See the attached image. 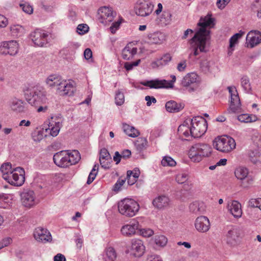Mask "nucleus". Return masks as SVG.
Wrapping results in <instances>:
<instances>
[{"label": "nucleus", "instance_id": "nucleus-64", "mask_svg": "<svg viewBox=\"0 0 261 261\" xmlns=\"http://www.w3.org/2000/svg\"><path fill=\"white\" fill-rule=\"evenodd\" d=\"M202 70L206 72L210 71V62L206 60L202 61L200 64Z\"/></svg>", "mask_w": 261, "mask_h": 261}, {"label": "nucleus", "instance_id": "nucleus-52", "mask_svg": "<svg viewBox=\"0 0 261 261\" xmlns=\"http://www.w3.org/2000/svg\"><path fill=\"white\" fill-rule=\"evenodd\" d=\"M74 89L72 84L70 82H69L66 88H64L65 91L63 92V95H72Z\"/></svg>", "mask_w": 261, "mask_h": 261}, {"label": "nucleus", "instance_id": "nucleus-48", "mask_svg": "<svg viewBox=\"0 0 261 261\" xmlns=\"http://www.w3.org/2000/svg\"><path fill=\"white\" fill-rule=\"evenodd\" d=\"M188 179V175L185 173H179L176 177V181L180 184H184Z\"/></svg>", "mask_w": 261, "mask_h": 261}, {"label": "nucleus", "instance_id": "nucleus-32", "mask_svg": "<svg viewBox=\"0 0 261 261\" xmlns=\"http://www.w3.org/2000/svg\"><path fill=\"white\" fill-rule=\"evenodd\" d=\"M123 130L126 135L132 138L137 137L140 134L139 132L137 129L126 123L123 124Z\"/></svg>", "mask_w": 261, "mask_h": 261}, {"label": "nucleus", "instance_id": "nucleus-11", "mask_svg": "<svg viewBox=\"0 0 261 261\" xmlns=\"http://www.w3.org/2000/svg\"><path fill=\"white\" fill-rule=\"evenodd\" d=\"M153 5L144 1H139L136 6V13L141 16H146L152 12Z\"/></svg>", "mask_w": 261, "mask_h": 261}, {"label": "nucleus", "instance_id": "nucleus-59", "mask_svg": "<svg viewBox=\"0 0 261 261\" xmlns=\"http://www.w3.org/2000/svg\"><path fill=\"white\" fill-rule=\"evenodd\" d=\"M230 0H217V6L220 9H223L229 3Z\"/></svg>", "mask_w": 261, "mask_h": 261}, {"label": "nucleus", "instance_id": "nucleus-38", "mask_svg": "<svg viewBox=\"0 0 261 261\" xmlns=\"http://www.w3.org/2000/svg\"><path fill=\"white\" fill-rule=\"evenodd\" d=\"M154 241L157 246L163 247L166 245L168 240L167 238L163 235H158L154 237Z\"/></svg>", "mask_w": 261, "mask_h": 261}, {"label": "nucleus", "instance_id": "nucleus-58", "mask_svg": "<svg viewBox=\"0 0 261 261\" xmlns=\"http://www.w3.org/2000/svg\"><path fill=\"white\" fill-rule=\"evenodd\" d=\"M125 179H121V178H119L117 182L114 185V188H113V190L114 191H118L121 187L123 185V184L125 183Z\"/></svg>", "mask_w": 261, "mask_h": 261}, {"label": "nucleus", "instance_id": "nucleus-27", "mask_svg": "<svg viewBox=\"0 0 261 261\" xmlns=\"http://www.w3.org/2000/svg\"><path fill=\"white\" fill-rule=\"evenodd\" d=\"M229 211L235 218L241 217L242 212L241 204L237 201H233L230 205L228 206Z\"/></svg>", "mask_w": 261, "mask_h": 261}, {"label": "nucleus", "instance_id": "nucleus-8", "mask_svg": "<svg viewBox=\"0 0 261 261\" xmlns=\"http://www.w3.org/2000/svg\"><path fill=\"white\" fill-rule=\"evenodd\" d=\"M229 93L230 95V103L228 109L227 110L229 113H238L241 109L240 99L236 87H233V89L231 87H228Z\"/></svg>", "mask_w": 261, "mask_h": 261}, {"label": "nucleus", "instance_id": "nucleus-43", "mask_svg": "<svg viewBox=\"0 0 261 261\" xmlns=\"http://www.w3.org/2000/svg\"><path fill=\"white\" fill-rule=\"evenodd\" d=\"M241 85L244 89L249 93L251 90L249 79L247 76H244L241 79Z\"/></svg>", "mask_w": 261, "mask_h": 261}, {"label": "nucleus", "instance_id": "nucleus-63", "mask_svg": "<svg viewBox=\"0 0 261 261\" xmlns=\"http://www.w3.org/2000/svg\"><path fill=\"white\" fill-rule=\"evenodd\" d=\"M8 23L7 18L4 15L0 14V28H5Z\"/></svg>", "mask_w": 261, "mask_h": 261}, {"label": "nucleus", "instance_id": "nucleus-44", "mask_svg": "<svg viewBox=\"0 0 261 261\" xmlns=\"http://www.w3.org/2000/svg\"><path fill=\"white\" fill-rule=\"evenodd\" d=\"M66 81H64L61 79L60 82L57 86V90L60 95H63V92L65 91L64 88H66L68 83Z\"/></svg>", "mask_w": 261, "mask_h": 261}, {"label": "nucleus", "instance_id": "nucleus-25", "mask_svg": "<svg viewBox=\"0 0 261 261\" xmlns=\"http://www.w3.org/2000/svg\"><path fill=\"white\" fill-rule=\"evenodd\" d=\"M172 59V57L169 54H165L161 58L153 61L151 66L152 68H156L167 65Z\"/></svg>", "mask_w": 261, "mask_h": 261}, {"label": "nucleus", "instance_id": "nucleus-51", "mask_svg": "<svg viewBox=\"0 0 261 261\" xmlns=\"http://www.w3.org/2000/svg\"><path fill=\"white\" fill-rule=\"evenodd\" d=\"M19 6L22 8V10L27 14H31L33 12L32 6L27 3L20 4Z\"/></svg>", "mask_w": 261, "mask_h": 261}, {"label": "nucleus", "instance_id": "nucleus-62", "mask_svg": "<svg viewBox=\"0 0 261 261\" xmlns=\"http://www.w3.org/2000/svg\"><path fill=\"white\" fill-rule=\"evenodd\" d=\"M112 162V158H111V160H102L101 161H99L100 165L102 168L105 169H109L110 167V164Z\"/></svg>", "mask_w": 261, "mask_h": 261}, {"label": "nucleus", "instance_id": "nucleus-33", "mask_svg": "<svg viewBox=\"0 0 261 261\" xmlns=\"http://www.w3.org/2000/svg\"><path fill=\"white\" fill-rule=\"evenodd\" d=\"M68 166L74 165L78 163L81 159L80 152L76 150H73L71 152L68 151Z\"/></svg>", "mask_w": 261, "mask_h": 261}, {"label": "nucleus", "instance_id": "nucleus-5", "mask_svg": "<svg viewBox=\"0 0 261 261\" xmlns=\"http://www.w3.org/2000/svg\"><path fill=\"white\" fill-rule=\"evenodd\" d=\"M191 125V135L193 138H199L206 132L207 124L206 120L202 117H194L190 119Z\"/></svg>", "mask_w": 261, "mask_h": 261}, {"label": "nucleus", "instance_id": "nucleus-26", "mask_svg": "<svg viewBox=\"0 0 261 261\" xmlns=\"http://www.w3.org/2000/svg\"><path fill=\"white\" fill-rule=\"evenodd\" d=\"M190 129L191 125L189 118L187 119L183 124L178 126L177 132L179 135H184L185 137H189L191 136Z\"/></svg>", "mask_w": 261, "mask_h": 261}, {"label": "nucleus", "instance_id": "nucleus-53", "mask_svg": "<svg viewBox=\"0 0 261 261\" xmlns=\"http://www.w3.org/2000/svg\"><path fill=\"white\" fill-rule=\"evenodd\" d=\"M89 27L86 24H79L77 27V32L80 34H84L88 31Z\"/></svg>", "mask_w": 261, "mask_h": 261}, {"label": "nucleus", "instance_id": "nucleus-50", "mask_svg": "<svg viewBox=\"0 0 261 261\" xmlns=\"http://www.w3.org/2000/svg\"><path fill=\"white\" fill-rule=\"evenodd\" d=\"M140 59L133 62H125L124 65V67L127 71L132 70L134 67L138 66L140 63Z\"/></svg>", "mask_w": 261, "mask_h": 261}, {"label": "nucleus", "instance_id": "nucleus-6", "mask_svg": "<svg viewBox=\"0 0 261 261\" xmlns=\"http://www.w3.org/2000/svg\"><path fill=\"white\" fill-rule=\"evenodd\" d=\"M214 148L222 152H229L236 148L235 140L231 137L225 136L217 137L213 142Z\"/></svg>", "mask_w": 261, "mask_h": 261}, {"label": "nucleus", "instance_id": "nucleus-23", "mask_svg": "<svg viewBox=\"0 0 261 261\" xmlns=\"http://www.w3.org/2000/svg\"><path fill=\"white\" fill-rule=\"evenodd\" d=\"M169 198L165 195H161L153 199L152 204L158 210H161L168 206L169 204Z\"/></svg>", "mask_w": 261, "mask_h": 261}, {"label": "nucleus", "instance_id": "nucleus-30", "mask_svg": "<svg viewBox=\"0 0 261 261\" xmlns=\"http://www.w3.org/2000/svg\"><path fill=\"white\" fill-rule=\"evenodd\" d=\"M148 38V42L151 44H161L165 40L164 34L159 32L149 34Z\"/></svg>", "mask_w": 261, "mask_h": 261}, {"label": "nucleus", "instance_id": "nucleus-28", "mask_svg": "<svg viewBox=\"0 0 261 261\" xmlns=\"http://www.w3.org/2000/svg\"><path fill=\"white\" fill-rule=\"evenodd\" d=\"M48 128H45V132L49 131L50 135L53 137H56L59 134L62 124L60 122H50L48 124Z\"/></svg>", "mask_w": 261, "mask_h": 261}, {"label": "nucleus", "instance_id": "nucleus-15", "mask_svg": "<svg viewBox=\"0 0 261 261\" xmlns=\"http://www.w3.org/2000/svg\"><path fill=\"white\" fill-rule=\"evenodd\" d=\"M261 42V33L258 31H250L246 37L247 47L253 48Z\"/></svg>", "mask_w": 261, "mask_h": 261}, {"label": "nucleus", "instance_id": "nucleus-61", "mask_svg": "<svg viewBox=\"0 0 261 261\" xmlns=\"http://www.w3.org/2000/svg\"><path fill=\"white\" fill-rule=\"evenodd\" d=\"M12 240L10 238H6L3 239V240L0 242V249L3 248L4 247L8 246Z\"/></svg>", "mask_w": 261, "mask_h": 261}, {"label": "nucleus", "instance_id": "nucleus-47", "mask_svg": "<svg viewBox=\"0 0 261 261\" xmlns=\"http://www.w3.org/2000/svg\"><path fill=\"white\" fill-rule=\"evenodd\" d=\"M1 170L3 174H10L11 172L13 171L12 169L11 164L9 163L3 164L1 167Z\"/></svg>", "mask_w": 261, "mask_h": 261}, {"label": "nucleus", "instance_id": "nucleus-46", "mask_svg": "<svg viewBox=\"0 0 261 261\" xmlns=\"http://www.w3.org/2000/svg\"><path fill=\"white\" fill-rule=\"evenodd\" d=\"M172 15L169 12H164L161 21L165 24H169L171 20Z\"/></svg>", "mask_w": 261, "mask_h": 261}, {"label": "nucleus", "instance_id": "nucleus-7", "mask_svg": "<svg viewBox=\"0 0 261 261\" xmlns=\"http://www.w3.org/2000/svg\"><path fill=\"white\" fill-rule=\"evenodd\" d=\"M3 177L12 185L21 186L25 180L24 170L21 167H17L10 174H4Z\"/></svg>", "mask_w": 261, "mask_h": 261}, {"label": "nucleus", "instance_id": "nucleus-39", "mask_svg": "<svg viewBox=\"0 0 261 261\" xmlns=\"http://www.w3.org/2000/svg\"><path fill=\"white\" fill-rule=\"evenodd\" d=\"M244 34V32L240 31L239 33L233 35L229 39V47H234L235 45L238 43V40Z\"/></svg>", "mask_w": 261, "mask_h": 261}, {"label": "nucleus", "instance_id": "nucleus-60", "mask_svg": "<svg viewBox=\"0 0 261 261\" xmlns=\"http://www.w3.org/2000/svg\"><path fill=\"white\" fill-rule=\"evenodd\" d=\"M261 203V198L258 199H252L249 201V205L251 207H259V205Z\"/></svg>", "mask_w": 261, "mask_h": 261}, {"label": "nucleus", "instance_id": "nucleus-4", "mask_svg": "<svg viewBox=\"0 0 261 261\" xmlns=\"http://www.w3.org/2000/svg\"><path fill=\"white\" fill-rule=\"evenodd\" d=\"M119 212L127 217H133L138 212L140 206L134 199L124 198L118 203Z\"/></svg>", "mask_w": 261, "mask_h": 261}, {"label": "nucleus", "instance_id": "nucleus-41", "mask_svg": "<svg viewBox=\"0 0 261 261\" xmlns=\"http://www.w3.org/2000/svg\"><path fill=\"white\" fill-rule=\"evenodd\" d=\"M115 103L117 106H121L124 102V95L123 93L120 90H118L116 92L115 95Z\"/></svg>", "mask_w": 261, "mask_h": 261}, {"label": "nucleus", "instance_id": "nucleus-24", "mask_svg": "<svg viewBox=\"0 0 261 261\" xmlns=\"http://www.w3.org/2000/svg\"><path fill=\"white\" fill-rule=\"evenodd\" d=\"M165 107L168 112L177 113L184 108L185 105L181 102L177 103L174 100H170L166 102Z\"/></svg>", "mask_w": 261, "mask_h": 261}, {"label": "nucleus", "instance_id": "nucleus-21", "mask_svg": "<svg viewBox=\"0 0 261 261\" xmlns=\"http://www.w3.org/2000/svg\"><path fill=\"white\" fill-rule=\"evenodd\" d=\"M139 229V224L138 221H133L129 224L123 226L121 231L124 236H129L136 233V230Z\"/></svg>", "mask_w": 261, "mask_h": 261}, {"label": "nucleus", "instance_id": "nucleus-36", "mask_svg": "<svg viewBox=\"0 0 261 261\" xmlns=\"http://www.w3.org/2000/svg\"><path fill=\"white\" fill-rule=\"evenodd\" d=\"M61 77L60 76L51 74L49 75L46 79L45 82L46 85L49 87H57Z\"/></svg>", "mask_w": 261, "mask_h": 261}, {"label": "nucleus", "instance_id": "nucleus-54", "mask_svg": "<svg viewBox=\"0 0 261 261\" xmlns=\"http://www.w3.org/2000/svg\"><path fill=\"white\" fill-rule=\"evenodd\" d=\"M22 30V27L19 25H14L10 28V31L13 36H18L19 33Z\"/></svg>", "mask_w": 261, "mask_h": 261}, {"label": "nucleus", "instance_id": "nucleus-18", "mask_svg": "<svg viewBox=\"0 0 261 261\" xmlns=\"http://www.w3.org/2000/svg\"><path fill=\"white\" fill-rule=\"evenodd\" d=\"M144 86L149 87L150 88L159 89V88H170L173 87L172 82L163 80H159L158 79L147 81L142 84Z\"/></svg>", "mask_w": 261, "mask_h": 261}, {"label": "nucleus", "instance_id": "nucleus-37", "mask_svg": "<svg viewBox=\"0 0 261 261\" xmlns=\"http://www.w3.org/2000/svg\"><path fill=\"white\" fill-rule=\"evenodd\" d=\"M147 143V140L145 138H139L135 142V146L138 151H141L146 148Z\"/></svg>", "mask_w": 261, "mask_h": 261}, {"label": "nucleus", "instance_id": "nucleus-12", "mask_svg": "<svg viewBox=\"0 0 261 261\" xmlns=\"http://www.w3.org/2000/svg\"><path fill=\"white\" fill-rule=\"evenodd\" d=\"M30 36L32 41L36 46L42 47L47 43L48 35L39 29L31 33Z\"/></svg>", "mask_w": 261, "mask_h": 261}, {"label": "nucleus", "instance_id": "nucleus-57", "mask_svg": "<svg viewBox=\"0 0 261 261\" xmlns=\"http://www.w3.org/2000/svg\"><path fill=\"white\" fill-rule=\"evenodd\" d=\"M121 20L122 19L112 23V25L110 28V31L112 34L115 33L116 30L119 28L121 23Z\"/></svg>", "mask_w": 261, "mask_h": 261}, {"label": "nucleus", "instance_id": "nucleus-13", "mask_svg": "<svg viewBox=\"0 0 261 261\" xmlns=\"http://www.w3.org/2000/svg\"><path fill=\"white\" fill-rule=\"evenodd\" d=\"M116 15V12H114L112 9L109 7H103L98 10V19L102 20L100 22L102 23L111 22Z\"/></svg>", "mask_w": 261, "mask_h": 261}, {"label": "nucleus", "instance_id": "nucleus-2", "mask_svg": "<svg viewBox=\"0 0 261 261\" xmlns=\"http://www.w3.org/2000/svg\"><path fill=\"white\" fill-rule=\"evenodd\" d=\"M47 92L41 87H34L27 89L24 92L27 101L32 106L38 108V112H45L48 101Z\"/></svg>", "mask_w": 261, "mask_h": 261}, {"label": "nucleus", "instance_id": "nucleus-3", "mask_svg": "<svg viewBox=\"0 0 261 261\" xmlns=\"http://www.w3.org/2000/svg\"><path fill=\"white\" fill-rule=\"evenodd\" d=\"M211 153V147L206 144L197 143L192 146L189 151V156L195 162H199L203 157Z\"/></svg>", "mask_w": 261, "mask_h": 261}, {"label": "nucleus", "instance_id": "nucleus-10", "mask_svg": "<svg viewBox=\"0 0 261 261\" xmlns=\"http://www.w3.org/2000/svg\"><path fill=\"white\" fill-rule=\"evenodd\" d=\"M198 76L194 72H191L187 74L184 77L181 85L184 87H189V91L191 92L194 91L198 86Z\"/></svg>", "mask_w": 261, "mask_h": 261}, {"label": "nucleus", "instance_id": "nucleus-14", "mask_svg": "<svg viewBox=\"0 0 261 261\" xmlns=\"http://www.w3.org/2000/svg\"><path fill=\"white\" fill-rule=\"evenodd\" d=\"M34 236L38 242L43 243L50 242L52 240L50 233L46 229L41 227L35 229Z\"/></svg>", "mask_w": 261, "mask_h": 261}, {"label": "nucleus", "instance_id": "nucleus-20", "mask_svg": "<svg viewBox=\"0 0 261 261\" xmlns=\"http://www.w3.org/2000/svg\"><path fill=\"white\" fill-rule=\"evenodd\" d=\"M145 251L143 242L138 239L133 240L130 248L131 253L136 257L141 256Z\"/></svg>", "mask_w": 261, "mask_h": 261}, {"label": "nucleus", "instance_id": "nucleus-1", "mask_svg": "<svg viewBox=\"0 0 261 261\" xmlns=\"http://www.w3.org/2000/svg\"><path fill=\"white\" fill-rule=\"evenodd\" d=\"M214 19L207 16L201 18L197 25L199 27L194 36L189 40L192 50L189 57L192 55L197 56L199 53H206L210 45L211 39L210 30L211 25H213Z\"/></svg>", "mask_w": 261, "mask_h": 261}, {"label": "nucleus", "instance_id": "nucleus-16", "mask_svg": "<svg viewBox=\"0 0 261 261\" xmlns=\"http://www.w3.org/2000/svg\"><path fill=\"white\" fill-rule=\"evenodd\" d=\"M55 164L60 167L68 166V151L62 150L56 153L53 156Z\"/></svg>", "mask_w": 261, "mask_h": 261}, {"label": "nucleus", "instance_id": "nucleus-42", "mask_svg": "<svg viewBox=\"0 0 261 261\" xmlns=\"http://www.w3.org/2000/svg\"><path fill=\"white\" fill-rule=\"evenodd\" d=\"M161 164L163 166H174L176 165V162L171 157L165 156L161 161Z\"/></svg>", "mask_w": 261, "mask_h": 261}, {"label": "nucleus", "instance_id": "nucleus-35", "mask_svg": "<svg viewBox=\"0 0 261 261\" xmlns=\"http://www.w3.org/2000/svg\"><path fill=\"white\" fill-rule=\"evenodd\" d=\"M238 120L241 122L250 123L256 121L257 120V117L255 115L243 114L238 116Z\"/></svg>", "mask_w": 261, "mask_h": 261}, {"label": "nucleus", "instance_id": "nucleus-17", "mask_svg": "<svg viewBox=\"0 0 261 261\" xmlns=\"http://www.w3.org/2000/svg\"><path fill=\"white\" fill-rule=\"evenodd\" d=\"M195 227L200 232H206L210 228V222L208 219L203 216L198 217L195 221Z\"/></svg>", "mask_w": 261, "mask_h": 261}, {"label": "nucleus", "instance_id": "nucleus-56", "mask_svg": "<svg viewBox=\"0 0 261 261\" xmlns=\"http://www.w3.org/2000/svg\"><path fill=\"white\" fill-rule=\"evenodd\" d=\"M139 230H140L141 235L144 237H149L153 234V230L149 228L140 229L139 228Z\"/></svg>", "mask_w": 261, "mask_h": 261}, {"label": "nucleus", "instance_id": "nucleus-34", "mask_svg": "<svg viewBox=\"0 0 261 261\" xmlns=\"http://www.w3.org/2000/svg\"><path fill=\"white\" fill-rule=\"evenodd\" d=\"M11 109L13 111L18 113L23 112L25 111V108L23 102L19 99H14L11 105Z\"/></svg>", "mask_w": 261, "mask_h": 261}, {"label": "nucleus", "instance_id": "nucleus-9", "mask_svg": "<svg viewBox=\"0 0 261 261\" xmlns=\"http://www.w3.org/2000/svg\"><path fill=\"white\" fill-rule=\"evenodd\" d=\"M234 174L238 179L242 180L241 185L243 187H248L252 183V178L250 176H248V170L246 168L240 167L237 168Z\"/></svg>", "mask_w": 261, "mask_h": 261}, {"label": "nucleus", "instance_id": "nucleus-22", "mask_svg": "<svg viewBox=\"0 0 261 261\" xmlns=\"http://www.w3.org/2000/svg\"><path fill=\"white\" fill-rule=\"evenodd\" d=\"M1 47L5 49L4 52L11 56L15 55L18 51V43L14 40L4 42Z\"/></svg>", "mask_w": 261, "mask_h": 261}, {"label": "nucleus", "instance_id": "nucleus-29", "mask_svg": "<svg viewBox=\"0 0 261 261\" xmlns=\"http://www.w3.org/2000/svg\"><path fill=\"white\" fill-rule=\"evenodd\" d=\"M131 45H127L122 51V57L124 60H129L131 59L137 53L136 47H131Z\"/></svg>", "mask_w": 261, "mask_h": 261}, {"label": "nucleus", "instance_id": "nucleus-31", "mask_svg": "<svg viewBox=\"0 0 261 261\" xmlns=\"http://www.w3.org/2000/svg\"><path fill=\"white\" fill-rule=\"evenodd\" d=\"M239 237L238 229L232 227L228 231L226 234L227 243L230 244H233L236 243L237 239Z\"/></svg>", "mask_w": 261, "mask_h": 261}, {"label": "nucleus", "instance_id": "nucleus-45", "mask_svg": "<svg viewBox=\"0 0 261 261\" xmlns=\"http://www.w3.org/2000/svg\"><path fill=\"white\" fill-rule=\"evenodd\" d=\"M111 155L107 149L105 148L100 149L99 152V161L102 160H111Z\"/></svg>", "mask_w": 261, "mask_h": 261}, {"label": "nucleus", "instance_id": "nucleus-40", "mask_svg": "<svg viewBox=\"0 0 261 261\" xmlns=\"http://www.w3.org/2000/svg\"><path fill=\"white\" fill-rule=\"evenodd\" d=\"M107 258L106 261H114L116 258L115 250L112 247L108 248L106 250Z\"/></svg>", "mask_w": 261, "mask_h": 261}, {"label": "nucleus", "instance_id": "nucleus-55", "mask_svg": "<svg viewBox=\"0 0 261 261\" xmlns=\"http://www.w3.org/2000/svg\"><path fill=\"white\" fill-rule=\"evenodd\" d=\"M190 211L193 213H197L200 211L199 204L196 201L191 203L189 205Z\"/></svg>", "mask_w": 261, "mask_h": 261}, {"label": "nucleus", "instance_id": "nucleus-49", "mask_svg": "<svg viewBox=\"0 0 261 261\" xmlns=\"http://www.w3.org/2000/svg\"><path fill=\"white\" fill-rule=\"evenodd\" d=\"M140 174L139 168H136L133 171L128 170L127 171V177L133 176L136 180L139 177Z\"/></svg>", "mask_w": 261, "mask_h": 261}, {"label": "nucleus", "instance_id": "nucleus-19", "mask_svg": "<svg viewBox=\"0 0 261 261\" xmlns=\"http://www.w3.org/2000/svg\"><path fill=\"white\" fill-rule=\"evenodd\" d=\"M20 196L21 202L25 207H30L35 204V196L33 191H24Z\"/></svg>", "mask_w": 261, "mask_h": 261}]
</instances>
